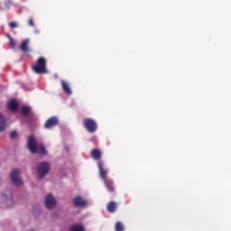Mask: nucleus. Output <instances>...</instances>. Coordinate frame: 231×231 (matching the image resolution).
<instances>
[{"label":"nucleus","mask_w":231,"mask_h":231,"mask_svg":"<svg viewBox=\"0 0 231 231\" xmlns=\"http://www.w3.org/2000/svg\"><path fill=\"white\" fill-rule=\"evenodd\" d=\"M27 147L32 154H35V152H39L40 154H48L44 144L37 143V139L33 135H30L28 137Z\"/></svg>","instance_id":"f257e3e1"},{"label":"nucleus","mask_w":231,"mask_h":231,"mask_svg":"<svg viewBox=\"0 0 231 231\" xmlns=\"http://www.w3.org/2000/svg\"><path fill=\"white\" fill-rule=\"evenodd\" d=\"M97 166L99 169V176L100 178H102V180H104L106 189L109 190V192H115V187L113 186V181L106 180V177L107 176V170L104 169V162L99 161L97 162Z\"/></svg>","instance_id":"f03ea898"},{"label":"nucleus","mask_w":231,"mask_h":231,"mask_svg":"<svg viewBox=\"0 0 231 231\" xmlns=\"http://www.w3.org/2000/svg\"><path fill=\"white\" fill-rule=\"evenodd\" d=\"M50 162H42L37 166L38 176L40 180H44L48 174H50Z\"/></svg>","instance_id":"7ed1b4c3"},{"label":"nucleus","mask_w":231,"mask_h":231,"mask_svg":"<svg viewBox=\"0 0 231 231\" xmlns=\"http://www.w3.org/2000/svg\"><path fill=\"white\" fill-rule=\"evenodd\" d=\"M32 70L38 75L48 73V69H46V60L42 57L39 58L37 64L32 66Z\"/></svg>","instance_id":"20e7f679"},{"label":"nucleus","mask_w":231,"mask_h":231,"mask_svg":"<svg viewBox=\"0 0 231 231\" xmlns=\"http://www.w3.org/2000/svg\"><path fill=\"white\" fill-rule=\"evenodd\" d=\"M44 205L48 210H53L57 207V199L51 193H49L45 197Z\"/></svg>","instance_id":"39448f33"},{"label":"nucleus","mask_w":231,"mask_h":231,"mask_svg":"<svg viewBox=\"0 0 231 231\" xmlns=\"http://www.w3.org/2000/svg\"><path fill=\"white\" fill-rule=\"evenodd\" d=\"M10 178L12 183L17 187L23 185V180H21V171L17 169H14L10 173Z\"/></svg>","instance_id":"423d86ee"},{"label":"nucleus","mask_w":231,"mask_h":231,"mask_svg":"<svg viewBox=\"0 0 231 231\" xmlns=\"http://www.w3.org/2000/svg\"><path fill=\"white\" fill-rule=\"evenodd\" d=\"M83 124L87 131H88V133H95L97 129V125L96 121L91 118L84 119Z\"/></svg>","instance_id":"0eeeda50"},{"label":"nucleus","mask_w":231,"mask_h":231,"mask_svg":"<svg viewBox=\"0 0 231 231\" xmlns=\"http://www.w3.org/2000/svg\"><path fill=\"white\" fill-rule=\"evenodd\" d=\"M2 202L7 207H14V197L12 196V192L8 191L7 193H3L1 196Z\"/></svg>","instance_id":"6e6552de"},{"label":"nucleus","mask_w":231,"mask_h":231,"mask_svg":"<svg viewBox=\"0 0 231 231\" xmlns=\"http://www.w3.org/2000/svg\"><path fill=\"white\" fill-rule=\"evenodd\" d=\"M58 124L59 119H57V117H51L45 123V129H51V127H55Z\"/></svg>","instance_id":"1a4fd4ad"},{"label":"nucleus","mask_w":231,"mask_h":231,"mask_svg":"<svg viewBox=\"0 0 231 231\" xmlns=\"http://www.w3.org/2000/svg\"><path fill=\"white\" fill-rule=\"evenodd\" d=\"M73 203L75 207L79 208L86 207V205H88V201L84 200V199L80 196L74 198Z\"/></svg>","instance_id":"9d476101"},{"label":"nucleus","mask_w":231,"mask_h":231,"mask_svg":"<svg viewBox=\"0 0 231 231\" xmlns=\"http://www.w3.org/2000/svg\"><path fill=\"white\" fill-rule=\"evenodd\" d=\"M6 129V117L3 116V114H0V133H3V131H5Z\"/></svg>","instance_id":"9b49d317"},{"label":"nucleus","mask_w":231,"mask_h":231,"mask_svg":"<svg viewBox=\"0 0 231 231\" xmlns=\"http://www.w3.org/2000/svg\"><path fill=\"white\" fill-rule=\"evenodd\" d=\"M91 156L93 160H100L102 158V152L97 149H94L91 151Z\"/></svg>","instance_id":"f8f14e48"},{"label":"nucleus","mask_w":231,"mask_h":231,"mask_svg":"<svg viewBox=\"0 0 231 231\" xmlns=\"http://www.w3.org/2000/svg\"><path fill=\"white\" fill-rule=\"evenodd\" d=\"M8 107L11 111H17V107H19V104L15 101V100H12L9 104H8Z\"/></svg>","instance_id":"ddd939ff"},{"label":"nucleus","mask_w":231,"mask_h":231,"mask_svg":"<svg viewBox=\"0 0 231 231\" xmlns=\"http://www.w3.org/2000/svg\"><path fill=\"white\" fill-rule=\"evenodd\" d=\"M62 89L65 91V93H68L69 95H71V88H69V85L66 83V81H61Z\"/></svg>","instance_id":"4468645a"},{"label":"nucleus","mask_w":231,"mask_h":231,"mask_svg":"<svg viewBox=\"0 0 231 231\" xmlns=\"http://www.w3.org/2000/svg\"><path fill=\"white\" fill-rule=\"evenodd\" d=\"M84 226H82L81 224H76V225H73L69 231H84Z\"/></svg>","instance_id":"2eb2a0df"},{"label":"nucleus","mask_w":231,"mask_h":231,"mask_svg":"<svg viewBox=\"0 0 231 231\" xmlns=\"http://www.w3.org/2000/svg\"><path fill=\"white\" fill-rule=\"evenodd\" d=\"M30 43V40H25L23 42H22L20 48L22 50V51H28V44Z\"/></svg>","instance_id":"dca6fc26"},{"label":"nucleus","mask_w":231,"mask_h":231,"mask_svg":"<svg viewBox=\"0 0 231 231\" xmlns=\"http://www.w3.org/2000/svg\"><path fill=\"white\" fill-rule=\"evenodd\" d=\"M115 210H116V203L113 201L108 203L107 211L113 213Z\"/></svg>","instance_id":"f3484780"},{"label":"nucleus","mask_w":231,"mask_h":231,"mask_svg":"<svg viewBox=\"0 0 231 231\" xmlns=\"http://www.w3.org/2000/svg\"><path fill=\"white\" fill-rule=\"evenodd\" d=\"M32 111V108L29 106H22V114L23 116H28V113Z\"/></svg>","instance_id":"a211bd4d"},{"label":"nucleus","mask_w":231,"mask_h":231,"mask_svg":"<svg viewBox=\"0 0 231 231\" xmlns=\"http://www.w3.org/2000/svg\"><path fill=\"white\" fill-rule=\"evenodd\" d=\"M125 227H124V224H122V222H117L116 224V231H124Z\"/></svg>","instance_id":"6ab92c4d"},{"label":"nucleus","mask_w":231,"mask_h":231,"mask_svg":"<svg viewBox=\"0 0 231 231\" xmlns=\"http://www.w3.org/2000/svg\"><path fill=\"white\" fill-rule=\"evenodd\" d=\"M10 138H12L13 140L17 138V131L11 132Z\"/></svg>","instance_id":"aec40b11"},{"label":"nucleus","mask_w":231,"mask_h":231,"mask_svg":"<svg viewBox=\"0 0 231 231\" xmlns=\"http://www.w3.org/2000/svg\"><path fill=\"white\" fill-rule=\"evenodd\" d=\"M9 26H10V28H17V26H19V24H17L16 22H11V23H9Z\"/></svg>","instance_id":"412c9836"},{"label":"nucleus","mask_w":231,"mask_h":231,"mask_svg":"<svg viewBox=\"0 0 231 231\" xmlns=\"http://www.w3.org/2000/svg\"><path fill=\"white\" fill-rule=\"evenodd\" d=\"M9 41H10L11 47H12V48H15V44H16V43H15V41H14V38H10Z\"/></svg>","instance_id":"4be33fe9"},{"label":"nucleus","mask_w":231,"mask_h":231,"mask_svg":"<svg viewBox=\"0 0 231 231\" xmlns=\"http://www.w3.org/2000/svg\"><path fill=\"white\" fill-rule=\"evenodd\" d=\"M29 24H30V26H33V20L30 19L29 20Z\"/></svg>","instance_id":"5701e85b"},{"label":"nucleus","mask_w":231,"mask_h":231,"mask_svg":"<svg viewBox=\"0 0 231 231\" xmlns=\"http://www.w3.org/2000/svg\"><path fill=\"white\" fill-rule=\"evenodd\" d=\"M7 38H8L9 41H10V39H12V36H10V34H7Z\"/></svg>","instance_id":"b1692460"},{"label":"nucleus","mask_w":231,"mask_h":231,"mask_svg":"<svg viewBox=\"0 0 231 231\" xmlns=\"http://www.w3.org/2000/svg\"><path fill=\"white\" fill-rule=\"evenodd\" d=\"M6 6H7V8H9V6H10V4H7V5H6Z\"/></svg>","instance_id":"393cba45"},{"label":"nucleus","mask_w":231,"mask_h":231,"mask_svg":"<svg viewBox=\"0 0 231 231\" xmlns=\"http://www.w3.org/2000/svg\"><path fill=\"white\" fill-rule=\"evenodd\" d=\"M6 6H7V8H9V6H10V4H7V5H6Z\"/></svg>","instance_id":"a878e982"}]
</instances>
